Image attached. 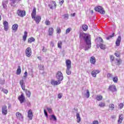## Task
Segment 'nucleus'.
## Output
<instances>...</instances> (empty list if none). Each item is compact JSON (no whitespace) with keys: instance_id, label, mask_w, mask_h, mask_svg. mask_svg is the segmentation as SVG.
<instances>
[{"instance_id":"3","label":"nucleus","mask_w":124,"mask_h":124,"mask_svg":"<svg viewBox=\"0 0 124 124\" xmlns=\"http://www.w3.org/2000/svg\"><path fill=\"white\" fill-rule=\"evenodd\" d=\"M95 42L97 43L98 42H100V44H97V47H106V45L103 44V39L101 37H98L95 40Z\"/></svg>"},{"instance_id":"30","label":"nucleus","mask_w":124,"mask_h":124,"mask_svg":"<svg viewBox=\"0 0 124 124\" xmlns=\"http://www.w3.org/2000/svg\"><path fill=\"white\" fill-rule=\"evenodd\" d=\"M71 69V68H66V73L67 75H70V74H71V70H70Z\"/></svg>"},{"instance_id":"20","label":"nucleus","mask_w":124,"mask_h":124,"mask_svg":"<svg viewBox=\"0 0 124 124\" xmlns=\"http://www.w3.org/2000/svg\"><path fill=\"white\" fill-rule=\"evenodd\" d=\"M3 25L4 26V31H8V22L6 21H4Z\"/></svg>"},{"instance_id":"25","label":"nucleus","mask_w":124,"mask_h":124,"mask_svg":"<svg viewBox=\"0 0 124 124\" xmlns=\"http://www.w3.org/2000/svg\"><path fill=\"white\" fill-rule=\"evenodd\" d=\"M103 99V96L101 95H97L96 97V99L98 101H101Z\"/></svg>"},{"instance_id":"35","label":"nucleus","mask_w":124,"mask_h":124,"mask_svg":"<svg viewBox=\"0 0 124 124\" xmlns=\"http://www.w3.org/2000/svg\"><path fill=\"white\" fill-rule=\"evenodd\" d=\"M88 26L86 25H82V29L83 31H86L88 30Z\"/></svg>"},{"instance_id":"39","label":"nucleus","mask_w":124,"mask_h":124,"mask_svg":"<svg viewBox=\"0 0 124 124\" xmlns=\"http://www.w3.org/2000/svg\"><path fill=\"white\" fill-rule=\"evenodd\" d=\"M38 68L40 70H44V65H39Z\"/></svg>"},{"instance_id":"16","label":"nucleus","mask_w":124,"mask_h":124,"mask_svg":"<svg viewBox=\"0 0 124 124\" xmlns=\"http://www.w3.org/2000/svg\"><path fill=\"white\" fill-rule=\"evenodd\" d=\"M121 41H122V37L121 36H119L115 42L116 46L117 47L120 46V44H121Z\"/></svg>"},{"instance_id":"1","label":"nucleus","mask_w":124,"mask_h":124,"mask_svg":"<svg viewBox=\"0 0 124 124\" xmlns=\"http://www.w3.org/2000/svg\"><path fill=\"white\" fill-rule=\"evenodd\" d=\"M79 38L80 39H84L87 45H88V46H91V45H92V42H91V35L84 32H81L79 34Z\"/></svg>"},{"instance_id":"49","label":"nucleus","mask_w":124,"mask_h":124,"mask_svg":"<svg viewBox=\"0 0 124 124\" xmlns=\"http://www.w3.org/2000/svg\"><path fill=\"white\" fill-rule=\"evenodd\" d=\"M62 97V93H59L58 94V98H59V99H61Z\"/></svg>"},{"instance_id":"48","label":"nucleus","mask_w":124,"mask_h":124,"mask_svg":"<svg viewBox=\"0 0 124 124\" xmlns=\"http://www.w3.org/2000/svg\"><path fill=\"white\" fill-rule=\"evenodd\" d=\"M71 31V28H69L67 29L66 30V33H69V32H70Z\"/></svg>"},{"instance_id":"7","label":"nucleus","mask_w":124,"mask_h":124,"mask_svg":"<svg viewBox=\"0 0 124 124\" xmlns=\"http://www.w3.org/2000/svg\"><path fill=\"white\" fill-rule=\"evenodd\" d=\"M18 99L21 104L24 103L26 100L24 93H22L20 95L18 96Z\"/></svg>"},{"instance_id":"5","label":"nucleus","mask_w":124,"mask_h":124,"mask_svg":"<svg viewBox=\"0 0 124 124\" xmlns=\"http://www.w3.org/2000/svg\"><path fill=\"white\" fill-rule=\"evenodd\" d=\"M94 10L97 11V12H99L100 14H105V11L101 6L95 7L94 8Z\"/></svg>"},{"instance_id":"61","label":"nucleus","mask_w":124,"mask_h":124,"mask_svg":"<svg viewBox=\"0 0 124 124\" xmlns=\"http://www.w3.org/2000/svg\"><path fill=\"white\" fill-rule=\"evenodd\" d=\"M91 13L93 14V11H91Z\"/></svg>"},{"instance_id":"23","label":"nucleus","mask_w":124,"mask_h":124,"mask_svg":"<svg viewBox=\"0 0 124 124\" xmlns=\"http://www.w3.org/2000/svg\"><path fill=\"white\" fill-rule=\"evenodd\" d=\"M19 26L17 24H15L12 26V30L15 31H18V27Z\"/></svg>"},{"instance_id":"54","label":"nucleus","mask_w":124,"mask_h":124,"mask_svg":"<svg viewBox=\"0 0 124 124\" xmlns=\"http://www.w3.org/2000/svg\"><path fill=\"white\" fill-rule=\"evenodd\" d=\"M47 110L48 113H51L52 112V108H47Z\"/></svg>"},{"instance_id":"34","label":"nucleus","mask_w":124,"mask_h":124,"mask_svg":"<svg viewBox=\"0 0 124 124\" xmlns=\"http://www.w3.org/2000/svg\"><path fill=\"white\" fill-rule=\"evenodd\" d=\"M35 39L33 38V37L29 38L28 39V42L29 43H31V42H34Z\"/></svg>"},{"instance_id":"36","label":"nucleus","mask_w":124,"mask_h":124,"mask_svg":"<svg viewBox=\"0 0 124 124\" xmlns=\"http://www.w3.org/2000/svg\"><path fill=\"white\" fill-rule=\"evenodd\" d=\"M115 36V33H113L112 35H109L108 37L106 38L107 40H109L110 38H112V37H114Z\"/></svg>"},{"instance_id":"14","label":"nucleus","mask_w":124,"mask_h":124,"mask_svg":"<svg viewBox=\"0 0 124 124\" xmlns=\"http://www.w3.org/2000/svg\"><path fill=\"white\" fill-rule=\"evenodd\" d=\"M34 21H35L36 24H39L40 23V21H41V16H34Z\"/></svg>"},{"instance_id":"11","label":"nucleus","mask_w":124,"mask_h":124,"mask_svg":"<svg viewBox=\"0 0 124 124\" xmlns=\"http://www.w3.org/2000/svg\"><path fill=\"white\" fill-rule=\"evenodd\" d=\"M108 90L110 91V92H112V93H115V92H117V88L116 87V85H110L108 87Z\"/></svg>"},{"instance_id":"42","label":"nucleus","mask_w":124,"mask_h":124,"mask_svg":"<svg viewBox=\"0 0 124 124\" xmlns=\"http://www.w3.org/2000/svg\"><path fill=\"white\" fill-rule=\"evenodd\" d=\"M109 59L110 60V62H114V59H115V57H114V56L113 55H110Z\"/></svg>"},{"instance_id":"18","label":"nucleus","mask_w":124,"mask_h":124,"mask_svg":"<svg viewBox=\"0 0 124 124\" xmlns=\"http://www.w3.org/2000/svg\"><path fill=\"white\" fill-rule=\"evenodd\" d=\"M124 120V115L123 114H120L119 116V119L118 120V124H121L123 123V120Z\"/></svg>"},{"instance_id":"58","label":"nucleus","mask_w":124,"mask_h":124,"mask_svg":"<svg viewBox=\"0 0 124 124\" xmlns=\"http://www.w3.org/2000/svg\"><path fill=\"white\" fill-rule=\"evenodd\" d=\"M75 15H76V13H75L71 14V16H72V17H75Z\"/></svg>"},{"instance_id":"50","label":"nucleus","mask_w":124,"mask_h":124,"mask_svg":"<svg viewBox=\"0 0 124 124\" xmlns=\"http://www.w3.org/2000/svg\"><path fill=\"white\" fill-rule=\"evenodd\" d=\"M23 77L24 78H27V77H28V72H27V71L25 72Z\"/></svg>"},{"instance_id":"47","label":"nucleus","mask_w":124,"mask_h":124,"mask_svg":"<svg viewBox=\"0 0 124 124\" xmlns=\"http://www.w3.org/2000/svg\"><path fill=\"white\" fill-rule=\"evenodd\" d=\"M107 77H108V78H112L113 75H112L111 74H110V73H108L107 74Z\"/></svg>"},{"instance_id":"13","label":"nucleus","mask_w":124,"mask_h":124,"mask_svg":"<svg viewBox=\"0 0 124 124\" xmlns=\"http://www.w3.org/2000/svg\"><path fill=\"white\" fill-rule=\"evenodd\" d=\"M98 73H100L99 70H93L91 72L93 77H94L95 78L96 77V75L98 74Z\"/></svg>"},{"instance_id":"2","label":"nucleus","mask_w":124,"mask_h":124,"mask_svg":"<svg viewBox=\"0 0 124 124\" xmlns=\"http://www.w3.org/2000/svg\"><path fill=\"white\" fill-rule=\"evenodd\" d=\"M19 84L21 87L22 90L25 92L26 95L27 97H31V91H29L28 89L26 90V85L25 83H24V79H21L19 81Z\"/></svg>"},{"instance_id":"17","label":"nucleus","mask_w":124,"mask_h":124,"mask_svg":"<svg viewBox=\"0 0 124 124\" xmlns=\"http://www.w3.org/2000/svg\"><path fill=\"white\" fill-rule=\"evenodd\" d=\"M66 68H71V61L70 60H66L65 61Z\"/></svg>"},{"instance_id":"55","label":"nucleus","mask_w":124,"mask_h":124,"mask_svg":"<svg viewBox=\"0 0 124 124\" xmlns=\"http://www.w3.org/2000/svg\"><path fill=\"white\" fill-rule=\"evenodd\" d=\"M52 3H53L54 5V7H55V8L57 7V3H56V2L54 1H52Z\"/></svg>"},{"instance_id":"21","label":"nucleus","mask_w":124,"mask_h":124,"mask_svg":"<svg viewBox=\"0 0 124 124\" xmlns=\"http://www.w3.org/2000/svg\"><path fill=\"white\" fill-rule=\"evenodd\" d=\"M50 84H51V85H52L53 86H58V85H60V84H59L58 80V81H56L54 79L51 80V81H50Z\"/></svg>"},{"instance_id":"59","label":"nucleus","mask_w":124,"mask_h":124,"mask_svg":"<svg viewBox=\"0 0 124 124\" xmlns=\"http://www.w3.org/2000/svg\"><path fill=\"white\" fill-rule=\"evenodd\" d=\"M63 2H64V0H62L61 2H59V3H61V5L62 4V3H63Z\"/></svg>"},{"instance_id":"56","label":"nucleus","mask_w":124,"mask_h":124,"mask_svg":"<svg viewBox=\"0 0 124 124\" xmlns=\"http://www.w3.org/2000/svg\"><path fill=\"white\" fill-rule=\"evenodd\" d=\"M49 7L50 8V9H53V5L52 4H48Z\"/></svg>"},{"instance_id":"38","label":"nucleus","mask_w":124,"mask_h":124,"mask_svg":"<svg viewBox=\"0 0 124 124\" xmlns=\"http://www.w3.org/2000/svg\"><path fill=\"white\" fill-rule=\"evenodd\" d=\"M114 55L116 56V57L119 58L121 56V53H120L119 51H117L114 53Z\"/></svg>"},{"instance_id":"19","label":"nucleus","mask_w":124,"mask_h":124,"mask_svg":"<svg viewBox=\"0 0 124 124\" xmlns=\"http://www.w3.org/2000/svg\"><path fill=\"white\" fill-rule=\"evenodd\" d=\"M90 62L91 64H95V62H96L95 57L94 56H92L90 58Z\"/></svg>"},{"instance_id":"60","label":"nucleus","mask_w":124,"mask_h":124,"mask_svg":"<svg viewBox=\"0 0 124 124\" xmlns=\"http://www.w3.org/2000/svg\"><path fill=\"white\" fill-rule=\"evenodd\" d=\"M37 58H38V60H39L40 61H41V60H42V58H41V56H38V57H37Z\"/></svg>"},{"instance_id":"31","label":"nucleus","mask_w":124,"mask_h":124,"mask_svg":"<svg viewBox=\"0 0 124 124\" xmlns=\"http://www.w3.org/2000/svg\"><path fill=\"white\" fill-rule=\"evenodd\" d=\"M77 123H80L81 122V118L80 117V114L77 113Z\"/></svg>"},{"instance_id":"33","label":"nucleus","mask_w":124,"mask_h":124,"mask_svg":"<svg viewBox=\"0 0 124 124\" xmlns=\"http://www.w3.org/2000/svg\"><path fill=\"white\" fill-rule=\"evenodd\" d=\"M112 80L114 83H118V81H119V79L118 78V77H114L112 78Z\"/></svg>"},{"instance_id":"8","label":"nucleus","mask_w":124,"mask_h":124,"mask_svg":"<svg viewBox=\"0 0 124 124\" xmlns=\"http://www.w3.org/2000/svg\"><path fill=\"white\" fill-rule=\"evenodd\" d=\"M25 54L28 58H30L31 56V49L30 47H28L25 50Z\"/></svg>"},{"instance_id":"40","label":"nucleus","mask_w":124,"mask_h":124,"mask_svg":"<svg viewBox=\"0 0 124 124\" xmlns=\"http://www.w3.org/2000/svg\"><path fill=\"white\" fill-rule=\"evenodd\" d=\"M86 95L87 98H89V97H90V91H89V90H86Z\"/></svg>"},{"instance_id":"43","label":"nucleus","mask_w":124,"mask_h":124,"mask_svg":"<svg viewBox=\"0 0 124 124\" xmlns=\"http://www.w3.org/2000/svg\"><path fill=\"white\" fill-rule=\"evenodd\" d=\"M118 107H119V108L120 110H121V109H123V108H124V104L123 103H120Z\"/></svg>"},{"instance_id":"6","label":"nucleus","mask_w":124,"mask_h":124,"mask_svg":"<svg viewBox=\"0 0 124 124\" xmlns=\"http://www.w3.org/2000/svg\"><path fill=\"white\" fill-rule=\"evenodd\" d=\"M17 14L18 16L23 18L26 16V11L18 9L17 11Z\"/></svg>"},{"instance_id":"57","label":"nucleus","mask_w":124,"mask_h":124,"mask_svg":"<svg viewBox=\"0 0 124 124\" xmlns=\"http://www.w3.org/2000/svg\"><path fill=\"white\" fill-rule=\"evenodd\" d=\"M50 46H51V47H54V46H55L54 45V42H51V43H50Z\"/></svg>"},{"instance_id":"46","label":"nucleus","mask_w":124,"mask_h":124,"mask_svg":"<svg viewBox=\"0 0 124 124\" xmlns=\"http://www.w3.org/2000/svg\"><path fill=\"white\" fill-rule=\"evenodd\" d=\"M2 91L4 93H5L6 94H7V93H8V90H6V89H3L2 90Z\"/></svg>"},{"instance_id":"9","label":"nucleus","mask_w":124,"mask_h":124,"mask_svg":"<svg viewBox=\"0 0 124 124\" xmlns=\"http://www.w3.org/2000/svg\"><path fill=\"white\" fill-rule=\"evenodd\" d=\"M16 116L18 120L19 121H23L24 120V116L22 115V113H20L19 112H17L16 113Z\"/></svg>"},{"instance_id":"10","label":"nucleus","mask_w":124,"mask_h":124,"mask_svg":"<svg viewBox=\"0 0 124 124\" xmlns=\"http://www.w3.org/2000/svg\"><path fill=\"white\" fill-rule=\"evenodd\" d=\"M7 113H8L7 110V106H3L2 107V114L4 116H6V115H7Z\"/></svg>"},{"instance_id":"29","label":"nucleus","mask_w":124,"mask_h":124,"mask_svg":"<svg viewBox=\"0 0 124 124\" xmlns=\"http://www.w3.org/2000/svg\"><path fill=\"white\" fill-rule=\"evenodd\" d=\"M49 35H52L53 32H54V29L53 28H50L48 30Z\"/></svg>"},{"instance_id":"27","label":"nucleus","mask_w":124,"mask_h":124,"mask_svg":"<svg viewBox=\"0 0 124 124\" xmlns=\"http://www.w3.org/2000/svg\"><path fill=\"white\" fill-rule=\"evenodd\" d=\"M115 109V105L113 104H110L109 105V110L113 111Z\"/></svg>"},{"instance_id":"64","label":"nucleus","mask_w":124,"mask_h":124,"mask_svg":"<svg viewBox=\"0 0 124 124\" xmlns=\"http://www.w3.org/2000/svg\"><path fill=\"white\" fill-rule=\"evenodd\" d=\"M103 47H101V49H103Z\"/></svg>"},{"instance_id":"28","label":"nucleus","mask_w":124,"mask_h":124,"mask_svg":"<svg viewBox=\"0 0 124 124\" xmlns=\"http://www.w3.org/2000/svg\"><path fill=\"white\" fill-rule=\"evenodd\" d=\"M98 106L101 108H104L105 106H106V104L105 103L101 102L100 103L98 104Z\"/></svg>"},{"instance_id":"44","label":"nucleus","mask_w":124,"mask_h":124,"mask_svg":"<svg viewBox=\"0 0 124 124\" xmlns=\"http://www.w3.org/2000/svg\"><path fill=\"white\" fill-rule=\"evenodd\" d=\"M51 24V22H50V21L46 19V21H45V24L46 25V26H49V25H50Z\"/></svg>"},{"instance_id":"45","label":"nucleus","mask_w":124,"mask_h":124,"mask_svg":"<svg viewBox=\"0 0 124 124\" xmlns=\"http://www.w3.org/2000/svg\"><path fill=\"white\" fill-rule=\"evenodd\" d=\"M2 6L4 9H6V8H7V5H6V3L5 2L2 3Z\"/></svg>"},{"instance_id":"24","label":"nucleus","mask_w":124,"mask_h":124,"mask_svg":"<svg viewBox=\"0 0 124 124\" xmlns=\"http://www.w3.org/2000/svg\"><path fill=\"white\" fill-rule=\"evenodd\" d=\"M116 63L117 65H120L122 62H123V60L120 59V58H117L116 59Z\"/></svg>"},{"instance_id":"53","label":"nucleus","mask_w":124,"mask_h":124,"mask_svg":"<svg viewBox=\"0 0 124 124\" xmlns=\"http://www.w3.org/2000/svg\"><path fill=\"white\" fill-rule=\"evenodd\" d=\"M44 112L45 115H46V118H47L48 117V113H47V111H46V110L44 109Z\"/></svg>"},{"instance_id":"4","label":"nucleus","mask_w":124,"mask_h":124,"mask_svg":"<svg viewBox=\"0 0 124 124\" xmlns=\"http://www.w3.org/2000/svg\"><path fill=\"white\" fill-rule=\"evenodd\" d=\"M56 78L58 80V83L61 84L62 81L63 80V76L61 71H58L56 74Z\"/></svg>"},{"instance_id":"37","label":"nucleus","mask_w":124,"mask_h":124,"mask_svg":"<svg viewBox=\"0 0 124 124\" xmlns=\"http://www.w3.org/2000/svg\"><path fill=\"white\" fill-rule=\"evenodd\" d=\"M62 17L63 19H65L66 20H67V19H68V14H65L64 15H62Z\"/></svg>"},{"instance_id":"63","label":"nucleus","mask_w":124,"mask_h":124,"mask_svg":"<svg viewBox=\"0 0 124 124\" xmlns=\"http://www.w3.org/2000/svg\"><path fill=\"white\" fill-rule=\"evenodd\" d=\"M112 119H114L115 118L114 116H111Z\"/></svg>"},{"instance_id":"32","label":"nucleus","mask_w":124,"mask_h":124,"mask_svg":"<svg viewBox=\"0 0 124 124\" xmlns=\"http://www.w3.org/2000/svg\"><path fill=\"white\" fill-rule=\"evenodd\" d=\"M27 34H28V32L25 31L24 32V35L23 36V41H26V40H27V37L28 36Z\"/></svg>"},{"instance_id":"15","label":"nucleus","mask_w":124,"mask_h":124,"mask_svg":"<svg viewBox=\"0 0 124 124\" xmlns=\"http://www.w3.org/2000/svg\"><path fill=\"white\" fill-rule=\"evenodd\" d=\"M11 6H13L15 7V6H16L17 4H18V2H19L21 0H11Z\"/></svg>"},{"instance_id":"62","label":"nucleus","mask_w":124,"mask_h":124,"mask_svg":"<svg viewBox=\"0 0 124 124\" xmlns=\"http://www.w3.org/2000/svg\"><path fill=\"white\" fill-rule=\"evenodd\" d=\"M0 20H1V16L0 15Z\"/></svg>"},{"instance_id":"41","label":"nucleus","mask_w":124,"mask_h":124,"mask_svg":"<svg viewBox=\"0 0 124 124\" xmlns=\"http://www.w3.org/2000/svg\"><path fill=\"white\" fill-rule=\"evenodd\" d=\"M54 120V121H57V118L56 116L54 115H52L51 116V118H50V120Z\"/></svg>"},{"instance_id":"26","label":"nucleus","mask_w":124,"mask_h":124,"mask_svg":"<svg viewBox=\"0 0 124 124\" xmlns=\"http://www.w3.org/2000/svg\"><path fill=\"white\" fill-rule=\"evenodd\" d=\"M22 72V70H21V66H18L17 69L16 70V75H20Z\"/></svg>"},{"instance_id":"52","label":"nucleus","mask_w":124,"mask_h":124,"mask_svg":"<svg viewBox=\"0 0 124 124\" xmlns=\"http://www.w3.org/2000/svg\"><path fill=\"white\" fill-rule=\"evenodd\" d=\"M61 28H60L59 27L57 28V33H61Z\"/></svg>"},{"instance_id":"22","label":"nucleus","mask_w":124,"mask_h":124,"mask_svg":"<svg viewBox=\"0 0 124 124\" xmlns=\"http://www.w3.org/2000/svg\"><path fill=\"white\" fill-rule=\"evenodd\" d=\"M31 15L32 18H34V17H35V16H36V8H33Z\"/></svg>"},{"instance_id":"51","label":"nucleus","mask_w":124,"mask_h":124,"mask_svg":"<svg viewBox=\"0 0 124 124\" xmlns=\"http://www.w3.org/2000/svg\"><path fill=\"white\" fill-rule=\"evenodd\" d=\"M62 41L58 42V47H62Z\"/></svg>"},{"instance_id":"12","label":"nucleus","mask_w":124,"mask_h":124,"mask_svg":"<svg viewBox=\"0 0 124 124\" xmlns=\"http://www.w3.org/2000/svg\"><path fill=\"white\" fill-rule=\"evenodd\" d=\"M33 117V113L32 112V110L31 109H30L28 112V118L29 120L31 121L32 120V118Z\"/></svg>"}]
</instances>
